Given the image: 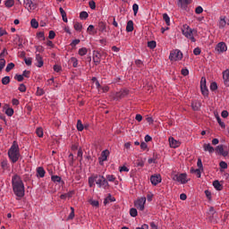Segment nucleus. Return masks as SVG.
Returning a JSON list of instances; mask_svg holds the SVG:
<instances>
[{
  "label": "nucleus",
  "mask_w": 229,
  "mask_h": 229,
  "mask_svg": "<svg viewBox=\"0 0 229 229\" xmlns=\"http://www.w3.org/2000/svg\"><path fill=\"white\" fill-rule=\"evenodd\" d=\"M13 191L17 198H24V182L18 174H15L12 179Z\"/></svg>",
  "instance_id": "obj_1"
},
{
  "label": "nucleus",
  "mask_w": 229,
  "mask_h": 229,
  "mask_svg": "<svg viewBox=\"0 0 229 229\" xmlns=\"http://www.w3.org/2000/svg\"><path fill=\"white\" fill-rule=\"evenodd\" d=\"M8 157L13 164H15L21 157V153L19 152V145L17 144V141H13L11 148L8 150Z\"/></svg>",
  "instance_id": "obj_2"
},
{
  "label": "nucleus",
  "mask_w": 229,
  "mask_h": 229,
  "mask_svg": "<svg viewBox=\"0 0 229 229\" xmlns=\"http://www.w3.org/2000/svg\"><path fill=\"white\" fill-rule=\"evenodd\" d=\"M183 58V54L178 49L172 50L169 55L171 62H178Z\"/></svg>",
  "instance_id": "obj_3"
},
{
  "label": "nucleus",
  "mask_w": 229,
  "mask_h": 229,
  "mask_svg": "<svg viewBox=\"0 0 229 229\" xmlns=\"http://www.w3.org/2000/svg\"><path fill=\"white\" fill-rule=\"evenodd\" d=\"M200 90L202 95L208 98V88H207V79L205 77L200 80Z\"/></svg>",
  "instance_id": "obj_4"
},
{
  "label": "nucleus",
  "mask_w": 229,
  "mask_h": 229,
  "mask_svg": "<svg viewBox=\"0 0 229 229\" xmlns=\"http://www.w3.org/2000/svg\"><path fill=\"white\" fill-rule=\"evenodd\" d=\"M173 180L182 184H185L187 182H189V180H187V174H175L174 175Z\"/></svg>",
  "instance_id": "obj_5"
},
{
  "label": "nucleus",
  "mask_w": 229,
  "mask_h": 229,
  "mask_svg": "<svg viewBox=\"0 0 229 229\" xmlns=\"http://www.w3.org/2000/svg\"><path fill=\"white\" fill-rule=\"evenodd\" d=\"M144 205H146V198L142 197L134 202V207L139 210H144Z\"/></svg>",
  "instance_id": "obj_6"
},
{
  "label": "nucleus",
  "mask_w": 229,
  "mask_h": 229,
  "mask_svg": "<svg viewBox=\"0 0 229 229\" xmlns=\"http://www.w3.org/2000/svg\"><path fill=\"white\" fill-rule=\"evenodd\" d=\"M215 49L217 51V53H225L227 51L228 47H226L225 42H219Z\"/></svg>",
  "instance_id": "obj_7"
},
{
  "label": "nucleus",
  "mask_w": 229,
  "mask_h": 229,
  "mask_svg": "<svg viewBox=\"0 0 229 229\" xmlns=\"http://www.w3.org/2000/svg\"><path fill=\"white\" fill-rule=\"evenodd\" d=\"M150 182L152 185H158L162 182V175L155 174L150 176Z\"/></svg>",
  "instance_id": "obj_8"
},
{
  "label": "nucleus",
  "mask_w": 229,
  "mask_h": 229,
  "mask_svg": "<svg viewBox=\"0 0 229 229\" xmlns=\"http://www.w3.org/2000/svg\"><path fill=\"white\" fill-rule=\"evenodd\" d=\"M108 155H110V151H108V149L102 151L101 157L98 158L100 165H103V162H106Z\"/></svg>",
  "instance_id": "obj_9"
},
{
  "label": "nucleus",
  "mask_w": 229,
  "mask_h": 229,
  "mask_svg": "<svg viewBox=\"0 0 229 229\" xmlns=\"http://www.w3.org/2000/svg\"><path fill=\"white\" fill-rule=\"evenodd\" d=\"M182 35H184L186 38H189V37L192 35V29H191V27H189V25L187 24L183 25V29L182 30Z\"/></svg>",
  "instance_id": "obj_10"
},
{
  "label": "nucleus",
  "mask_w": 229,
  "mask_h": 229,
  "mask_svg": "<svg viewBox=\"0 0 229 229\" xmlns=\"http://www.w3.org/2000/svg\"><path fill=\"white\" fill-rule=\"evenodd\" d=\"M93 62L95 65H99L101 64V54L98 51H93Z\"/></svg>",
  "instance_id": "obj_11"
},
{
  "label": "nucleus",
  "mask_w": 229,
  "mask_h": 229,
  "mask_svg": "<svg viewBox=\"0 0 229 229\" xmlns=\"http://www.w3.org/2000/svg\"><path fill=\"white\" fill-rule=\"evenodd\" d=\"M226 149V147L223 146V145H218L216 148V151H218V153H220L222 155V157H228V151L225 150Z\"/></svg>",
  "instance_id": "obj_12"
},
{
  "label": "nucleus",
  "mask_w": 229,
  "mask_h": 229,
  "mask_svg": "<svg viewBox=\"0 0 229 229\" xmlns=\"http://www.w3.org/2000/svg\"><path fill=\"white\" fill-rule=\"evenodd\" d=\"M169 144H170V148H180L182 142L174 140V138L171 137L169 138Z\"/></svg>",
  "instance_id": "obj_13"
},
{
  "label": "nucleus",
  "mask_w": 229,
  "mask_h": 229,
  "mask_svg": "<svg viewBox=\"0 0 229 229\" xmlns=\"http://www.w3.org/2000/svg\"><path fill=\"white\" fill-rule=\"evenodd\" d=\"M191 3H192V0H178V4L182 10H187V5Z\"/></svg>",
  "instance_id": "obj_14"
},
{
  "label": "nucleus",
  "mask_w": 229,
  "mask_h": 229,
  "mask_svg": "<svg viewBox=\"0 0 229 229\" xmlns=\"http://www.w3.org/2000/svg\"><path fill=\"white\" fill-rule=\"evenodd\" d=\"M93 179L95 180L97 185L98 187H102L103 180H105V176L103 175H93Z\"/></svg>",
  "instance_id": "obj_15"
},
{
  "label": "nucleus",
  "mask_w": 229,
  "mask_h": 229,
  "mask_svg": "<svg viewBox=\"0 0 229 229\" xmlns=\"http://www.w3.org/2000/svg\"><path fill=\"white\" fill-rule=\"evenodd\" d=\"M36 66L37 67H43L44 66V59L40 54H36Z\"/></svg>",
  "instance_id": "obj_16"
},
{
  "label": "nucleus",
  "mask_w": 229,
  "mask_h": 229,
  "mask_svg": "<svg viewBox=\"0 0 229 229\" xmlns=\"http://www.w3.org/2000/svg\"><path fill=\"white\" fill-rule=\"evenodd\" d=\"M24 4L29 6L30 10H35L37 8V4L33 3V0H23Z\"/></svg>",
  "instance_id": "obj_17"
},
{
  "label": "nucleus",
  "mask_w": 229,
  "mask_h": 229,
  "mask_svg": "<svg viewBox=\"0 0 229 229\" xmlns=\"http://www.w3.org/2000/svg\"><path fill=\"white\" fill-rule=\"evenodd\" d=\"M126 96H128V90L123 89V90H121L120 92H117L115 94V98L116 99H123V98H126Z\"/></svg>",
  "instance_id": "obj_18"
},
{
  "label": "nucleus",
  "mask_w": 229,
  "mask_h": 229,
  "mask_svg": "<svg viewBox=\"0 0 229 229\" xmlns=\"http://www.w3.org/2000/svg\"><path fill=\"white\" fill-rule=\"evenodd\" d=\"M203 149L204 151H208V153H214V151H216V149L214 148V147H212V145H210V143H204Z\"/></svg>",
  "instance_id": "obj_19"
},
{
  "label": "nucleus",
  "mask_w": 229,
  "mask_h": 229,
  "mask_svg": "<svg viewBox=\"0 0 229 229\" xmlns=\"http://www.w3.org/2000/svg\"><path fill=\"white\" fill-rule=\"evenodd\" d=\"M37 176L39 178H44V176H46V170H44V167L39 166L37 168Z\"/></svg>",
  "instance_id": "obj_20"
},
{
  "label": "nucleus",
  "mask_w": 229,
  "mask_h": 229,
  "mask_svg": "<svg viewBox=\"0 0 229 229\" xmlns=\"http://www.w3.org/2000/svg\"><path fill=\"white\" fill-rule=\"evenodd\" d=\"M191 108H192V110H194V112H199V108H201V103H199L198 101H192Z\"/></svg>",
  "instance_id": "obj_21"
},
{
  "label": "nucleus",
  "mask_w": 229,
  "mask_h": 229,
  "mask_svg": "<svg viewBox=\"0 0 229 229\" xmlns=\"http://www.w3.org/2000/svg\"><path fill=\"white\" fill-rule=\"evenodd\" d=\"M223 79L225 81V85H229V70H225L223 72Z\"/></svg>",
  "instance_id": "obj_22"
},
{
  "label": "nucleus",
  "mask_w": 229,
  "mask_h": 229,
  "mask_svg": "<svg viewBox=\"0 0 229 229\" xmlns=\"http://www.w3.org/2000/svg\"><path fill=\"white\" fill-rule=\"evenodd\" d=\"M213 186L216 191H223V184L217 180L213 182Z\"/></svg>",
  "instance_id": "obj_23"
},
{
  "label": "nucleus",
  "mask_w": 229,
  "mask_h": 229,
  "mask_svg": "<svg viewBox=\"0 0 229 229\" xmlns=\"http://www.w3.org/2000/svg\"><path fill=\"white\" fill-rule=\"evenodd\" d=\"M126 31H127L128 33L133 31V21H129L127 22Z\"/></svg>",
  "instance_id": "obj_24"
},
{
  "label": "nucleus",
  "mask_w": 229,
  "mask_h": 229,
  "mask_svg": "<svg viewBox=\"0 0 229 229\" xmlns=\"http://www.w3.org/2000/svg\"><path fill=\"white\" fill-rule=\"evenodd\" d=\"M98 30L103 33V31H106V24L103 21L98 22Z\"/></svg>",
  "instance_id": "obj_25"
},
{
  "label": "nucleus",
  "mask_w": 229,
  "mask_h": 229,
  "mask_svg": "<svg viewBox=\"0 0 229 229\" xmlns=\"http://www.w3.org/2000/svg\"><path fill=\"white\" fill-rule=\"evenodd\" d=\"M163 19L167 26H171V18H169V15H167V13L163 14Z\"/></svg>",
  "instance_id": "obj_26"
},
{
  "label": "nucleus",
  "mask_w": 229,
  "mask_h": 229,
  "mask_svg": "<svg viewBox=\"0 0 229 229\" xmlns=\"http://www.w3.org/2000/svg\"><path fill=\"white\" fill-rule=\"evenodd\" d=\"M73 28H74V30H75L76 31H81V30H83V25H82L81 23L76 21V22L74 23Z\"/></svg>",
  "instance_id": "obj_27"
},
{
  "label": "nucleus",
  "mask_w": 229,
  "mask_h": 229,
  "mask_svg": "<svg viewBox=\"0 0 229 229\" xmlns=\"http://www.w3.org/2000/svg\"><path fill=\"white\" fill-rule=\"evenodd\" d=\"M191 174H197L198 178H201V170L198 169H194V168H191Z\"/></svg>",
  "instance_id": "obj_28"
},
{
  "label": "nucleus",
  "mask_w": 229,
  "mask_h": 229,
  "mask_svg": "<svg viewBox=\"0 0 229 229\" xmlns=\"http://www.w3.org/2000/svg\"><path fill=\"white\" fill-rule=\"evenodd\" d=\"M226 26L225 17L221 16L219 21V28H225Z\"/></svg>",
  "instance_id": "obj_29"
},
{
  "label": "nucleus",
  "mask_w": 229,
  "mask_h": 229,
  "mask_svg": "<svg viewBox=\"0 0 229 229\" xmlns=\"http://www.w3.org/2000/svg\"><path fill=\"white\" fill-rule=\"evenodd\" d=\"M30 26L31 28H34V30H37V28H38V21H37V19H32L30 21Z\"/></svg>",
  "instance_id": "obj_30"
},
{
  "label": "nucleus",
  "mask_w": 229,
  "mask_h": 229,
  "mask_svg": "<svg viewBox=\"0 0 229 229\" xmlns=\"http://www.w3.org/2000/svg\"><path fill=\"white\" fill-rule=\"evenodd\" d=\"M36 133H37L38 137H39V138L44 137V130L41 127H38L36 130Z\"/></svg>",
  "instance_id": "obj_31"
},
{
  "label": "nucleus",
  "mask_w": 229,
  "mask_h": 229,
  "mask_svg": "<svg viewBox=\"0 0 229 229\" xmlns=\"http://www.w3.org/2000/svg\"><path fill=\"white\" fill-rule=\"evenodd\" d=\"M148 47H149L150 49H155V47H157V41L155 40L148 41Z\"/></svg>",
  "instance_id": "obj_32"
},
{
  "label": "nucleus",
  "mask_w": 229,
  "mask_h": 229,
  "mask_svg": "<svg viewBox=\"0 0 229 229\" xmlns=\"http://www.w3.org/2000/svg\"><path fill=\"white\" fill-rule=\"evenodd\" d=\"M130 216H131V217H137L138 216L137 208H131L130 209Z\"/></svg>",
  "instance_id": "obj_33"
},
{
  "label": "nucleus",
  "mask_w": 229,
  "mask_h": 229,
  "mask_svg": "<svg viewBox=\"0 0 229 229\" xmlns=\"http://www.w3.org/2000/svg\"><path fill=\"white\" fill-rule=\"evenodd\" d=\"M83 123H81V120L77 121V130L78 131H83Z\"/></svg>",
  "instance_id": "obj_34"
},
{
  "label": "nucleus",
  "mask_w": 229,
  "mask_h": 229,
  "mask_svg": "<svg viewBox=\"0 0 229 229\" xmlns=\"http://www.w3.org/2000/svg\"><path fill=\"white\" fill-rule=\"evenodd\" d=\"M6 65V60L4 58L0 59V72H3V69H4V66Z\"/></svg>",
  "instance_id": "obj_35"
},
{
  "label": "nucleus",
  "mask_w": 229,
  "mask_h": 229,
  "mask_svg": "<svg viewBox=\"0 0 229 229\" xmlns=\"http://www.w3.org/2000/svg\"><path fill=\"white\" fill-rule=\"evenodd\" d=\"M13 4H15V1H13V0L5 1L6 8H12V6H13Z\"/></svg>",
  "instance_id": "obj_36"
},
{
  "label": "nucleus",
  "mask_w": 229,
  "mask_h": 229,
  "mask_svg": "<svg viewBox=\"0 0 229 229\" xmlns=\"http://www.w3.org/2000/svg\"><path fill=\"white\" fill-rule=\"evenodd\" d=\"M80 19H89V13L88 12H85V11H82L81 13H80Z\"/></svg>",
  "instance_id": "obj_37"
},
{
  "label": "nucleus",
  "mask_w": 229,
  "mask_h": 229,
  "mask_svg": "<svg viewBox=\"0 0 229 229\" xmlns=\"http://www.w3.org/2000/svg\"><path fill=\"white\" fill-rule=\"evenodd\" d=\"M13 67H15V64H13V63L8 64L5 68V72H10V71H12V69H13Z\"/></svg>",
  "instance_id": "obj_38"
},
{
  "label": "nucleus",
  "mask_w": 229,
  "mask_h": 229,
  "mask_svg": "<svg viewBox=\"0 0 229 229\" xmlns=\"http://www.w3.org/2000/svg\"><path fill=\"white\" fill-rule=\"evenodd\" d=\"M5 114L6 115H8V117H12V115H13V108L9 107L5 110Z\"/></svg>",
  "instance_id": "obj_39"
},
{
  "label": "nucleus",
  "mask_w": 229,
  "mask_h": 229,
  "mask_svg": "<svg viewBox=\"0 0 229 229\" xmlns=\"http://www.w3.org/2000/svg\"><path fill=\"white\" fill-rule=\"evenodd\" d=\"M216 121L221 128H226V125L221 121V117L216 115Z\"/></svg>",
  "instance_id": "obj_40"
},
{
  "label": "nucleus",
  "mask_w": 229,
  "mask_h": 229,
  "mask_svg": "<svg viewBox=\"0 0 229 229\" xmlns=\"http://www.w3.org/2000/svg\"><path fill=\"white\" fill-rule=\"evenodd\" d=\"M3 85H8L10 83V76H5L2 79Z\"/></svg>",
  "instance_id": "obj_41"
},
{
  "label": "nucleus",
  "mask_w": 229,
  "mask_h": 229,
  "mask_svg": "<svg viewBox=\"0 0 229 229\" xmlns=\"http://www.w3.org/2000/svg\"><path fill=\"white\" fill-rule=\"evenodd\" d=\"M87 51H88L87 48L82 47V48L79 49V55L81 56H85V55H87Z\"/></svg>",
  "instance_id": "obj_42"
},
{
  "label": "nucleus",
  "mask_w": 229,
  "mask_h": 229,
  "mask_svg": "<svg viewBox=\"0 0 229 229\" xmlns=\"http://www.w3.org/2000/svg\"><path fill=\"white\" fill-rule=\"evenodd\" d=\"M51 180H52V182H62V177H60L58 175H52Z\"/></svg>",
  "instance_id": "obj_43"
},
{
  "label": "nucleus",
  "mask_w": 229,
  "mask_h": 229,
  "mask_svg": "<svg viewBox=\"0 0 229 229\" xmlns=\"http://www.w3.org/2000/svg\"><path fill=\"white\" fill-rule=\"evenodd\" d=\"M197 166L199 167V171H203V163L201 162V158H198Z\"/></svg>",
  "instance_id": "obj_44"
},
{
  "label": "nucleus",
  "mask_w": 229,
  "mask_h": 229,
  "mask_svg": "<svg viewBox=\"0 0 229 229\" xmlns=\"http://www.w3.org/2000/svg\"><path fill=\"white\" fill-rule=\"evenodd\" d=\"M94 182H96V181L94 179V176L92 175V176H90L89 178V187H94Z\"/></svg>",
  "instance_id": "obj_45"
},
{
  "label": "nucleus",
  "mask_w": 229,
  "mask_h": 229,
  "mask_svg": "<svg viewBox=\"0 0 229 229\" xmlns=\"http://www.w3.org/2000/svg\"><path fill=\"white\" fill-rule=\"evenodd\" d=\"M221 169H228V164H226V162L225 161H221L219 164Z\"/></svg>",
  "instance_id": "obj_46"
},
{
  "label": "nucleus",
  "mask_w": 229,
  "mask_h": 229,
  "mask_svg": "<svg viewBox=\"0 0 229 229\" xmlns=\"http://www.w3.org/2000/svg\"><path fill=\"white\" fill-rule=\"evenodd\" d=\"M132 10H133L134 15H137V13H138V12H139V4H134L132 5Z\"/></svg>",
  "instance_id": "obj_47"
},
{
  "label": "nucleus",
  "mask_w": 229,
  "mask_h": 229,
  "mask_svg": "<svg viewBox=\"0 0 229 229\" xmlns=\"http://www.w3.org/2000/svg\"><path fill=\"white\" fill-rule=\"evenodd\" d=\"M14 80H17V81H24V77H23V75L16 74L14 76Z\"/></svg>",
  "instance_id": "obj_48"
},
{
  "label": "nucleus",
  "mask_w": 229,
  "mask_h": 229,
  "mask_svg": "<svg viewBox=\"0 0 229 229\" xmlns=\"http://www.w3.org/2000/svg\"><path fill=\"white\" fill-rule=\"evenodd\" d=\"M55 37H56V33H55L54 30H50L49 34H48V38H50V40H53V38H55Z\"/></svg>",
  "instance_id": "obj_49"
},
{
  "label": "nucleus",
  "mask_w": 229,
  "mask_h": 229,
  "mask_svg": "<svg viewBox=\"0 0 229 229\" xmlns=\"http://www.w3.org/2000/svg\"><path fill=\"white\" fill-rule=\"evenodd\" d=\"M104 186L105 189L106 187H110V184L108 183V181H106V178L104 177V180L102 181V187Z\"/></svg>",
  "instance_id": "obj_50"
},
{
  "label": "nucleus",
  "mask_w": 229,
  "mask_h": 229,
  "mask_svg": "<svg viewBox=\"0 0 229 229\" xmlns=\"http://www.w3.org/2000/svg\"><path fill=\"white\" fill-rule=\"evenodd\" d=\"M210 90H217V82H212L210 84Z\"/></svg>",
  "instance_id": "obj_51"
},
{
  "label": "nucleus",
  "mask_w": 229,
  "mask_h": 229,
  "mask_svg": "<svg viewBox=\"0 0 229 229\" xmlns=\"http://www.w3.org/2000/svg\"><path fill=\"white\" fill-rule=\"evenodd\" d=\"M195 13H197L198 15H199V13H203V7L201 6L196 7Z\"/></svg>",
  "instance_id": "obj_52"
},
{
  "label": "nucleus",
  "mask_w": 229,
  "mask_h": 229,
  "mask_svg": "<svg viewBox=\"0 0 229 229\" xmlns=\"http://www.w3.org/2000/svg\"><path fill=\"white\" fill-rule=\"evenodd\" d=\"M89 8H91V10H96V2H94V0L89 1Z\"/></svg>",
  "instance_id": "obj_53"
},
{
  "label": "nucleus",
  "mask_w": 229,
  "mask_h": 229,
  "mask_svg": "<svg viewBox=\"0 0 229 229\" xmlns=\"http://www.w3.org/2000/svg\"><path fill=\"white\" fill-rule=\"evenodd\" d=\"M193 54L195 55V56H198L199 55H201V48L196 47V48L193 50Z\"/></svg>",
  "instance_id": "obj_54"
},
{
  "label": "nucleus",
  "mask_w": 229,
  "mask_h": 229,
  "mask_svg": "<svg viewBox=\"0 0 229 229\" xmlns=\"http://www.w3.org/2000/svg\"><path fill=\"white\" fill-rule=\"evenodd\" d=\"M71 62H72L73 67H78V59L76 57H72Z\"/></svg>",
  "instance_id": "obj_55"
},
{
  "label": "nucleus",
  "mask_w": 229,
  "mask_h": 229,
  "mask_svg": "<svg viewBox=\"0 0 229 229\" xmlns=\"http://www.w3.org/2000/svg\"><path fill=\"white\" fill-rule=\"evenodd\" d=\"M23 60H24L26 65H29V66L31 65V63H32L31 57H29V58L25 57V59H23Z\"/></svg>",
  "instance_id": "obj_56"
},
{
  "label": "nucleus",
  "mask_w": 229,
  "mask_h": 229,
  "mask_svg": "<svg viewBox=\"0 0 229 229\" xmlns=\"http://www.w3.org/2000/svg\"><path fill=\"white\" fill-rule=\"evenodd\" d=\"M89 203L92 207H99V201L98 200H89Z\"/></svg>",
  "instance_id": "obj_57"
},
{
  "label": "nucleus",
  "mask_w": 229,
  "mask_h": 229,
  "mask_svg": "<svg viewBox=\"0 0 229 229\" xmlns=\"http://www.w3.org/2000/svg\"><path fill=\"white\" fill-rule=\"evenodd\" d=\"M136 165L138 167H144V161L142 159H138Z\"/></svg>",
  "instance_id": "obj_58"
},
{
  "label": "nucleus",
  "mask_w": 229,
  "mask_h": 229,
  "mask_svg": "<svg viewBox=\"0 0 229 229\" xmlns=\"http://www.w3.org/2000/svg\"><path fill=\"white\" fill-rule=\"evenodd\" d=\"M18 90H20V92H25L26 91V85L20 84V87H19Z\"/></svg>",
  "instance_id": "obj_59"
},
{
  "label": "nucleus",
  "mask_w": 229,
  "mask_h": 229,
  "mask_svg": "<svg viewBox=\"0 0 229 229\" xmlns=\"http://www.w3.org/2000/svg\"><path fill=\"white\" fill-rule=\"evenodd\" d=\"M107 182H115V176L114 175H106Z\"/></svg>",
  "instance_id": "obj_60"
},
{
  "label": "nucleus",
  "mask_w": 229,
  "mask_h": 229,
  "mask_svg": "<svg viewBox=\"0 0 229 229\" xmlns=\"http://www.w3.org/2000/svg\"><path fill=\"white\" fill-rule=\"evenodd\" d=\"M38 38H42L43 40H46V37L44 36V32L40 31L37 34Z\"/></svg>",
  "instance_id": "obj_61"
},
{
  "label": "nucleus",
  "mask_w": 229,
  "mask_h": 229,
  "mask_svg": "<svg viewBox=\"0 0 229 229\" xmlns=\"http://www.w3.org/2000/svg\"><path fill=\"white\" fill-rule=\"evenodd\" d=\"M2 168L8 169V161L7 160L2 161Z\"/></svg>",
  "instance_id": "obj_62"
},
{
  "label": "nucleus",
  "mask_w": 229,
  "mask_h": 229,
  "mask_svg": "<svg viewBox=\"0 0 229 229\" xmlns=\"http://www.w3.org/2000/svg\"><path fill=\"white\" fill-rule=\"evenodd\" d=\"M72 212L70 213L68 219H74V208H71Z\"/></svg>",
  "instance_id": "obj_63"
},
{
  "label": "nucleus",
  "mask_w": 229,
  "mask_h": 229,
  "mask_svg": "<svg viewBox=\"0 0 229 229\" xmlns=\"http://www.w3.org/2000/svg\"><path fill=\"white\" fill-rule=\"evenodd\" d=\"M181 73L182 74V76H189V70L188 69H182L181 71Z\"/></svg>",
  "instance_id": "obj_64"
}]
</instances>
